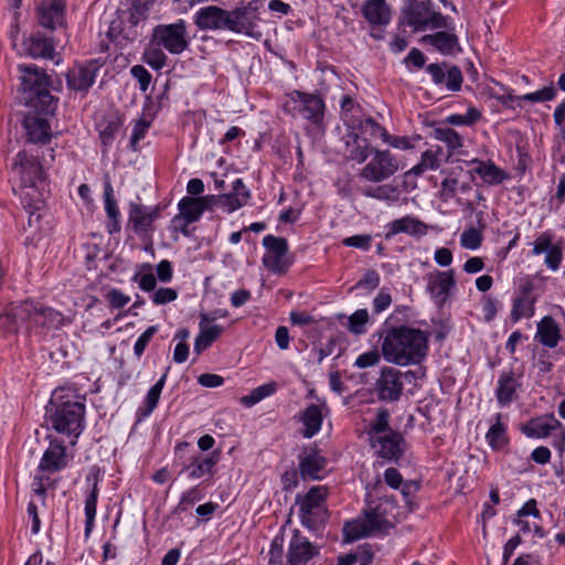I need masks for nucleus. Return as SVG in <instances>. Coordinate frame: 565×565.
<instances>
[{"mask_svg":"<svg viewBox=\"0 0 565 565\" xmlns=\"http://www.w3.org/2000/svg\"><path fill=\"white\" fill-rule=\"evenodd\" d=\"M11 181L12 191L19 196L23 209L33 215L44 201L42 164L25 150L19 151L12 163Z\"/></svg>","mask_w":565,"mask_h":565,"instance_id":"obj_1","label":"nucleus"},{"mask_svg":"<svg viewBox=\"0 0 565 565\" xmlns=\"http://www.w3.org/2000/svg\"><path fill=\"white\" fill-rule=\"evenodd\" d=\"M381 350L388 363L401 366L417 364L427 355L428 338L419 329L404 326L391 328L383 338Z\"/></svg>","mask_w":565,"mask_h":565,"instance_id":"obj_2","label":"nucleus"},{"mask_svg":"<svg viewBox=\"0 0 565 565\" xmlns=\"http://www.w3.org/2000/svg\"><path fill=\"white\" fill-rule=\"evenodd\" d=\"M21 73V100L39 113L49 114L55 108V99L50 93V78L35 65H19Z\"/></svg>","mask_w":565,"mask_h":565,"instance_id":"obj_3","label":"nucleus"},{"mask_svg":"<svg viewBox=\"0 0 565 565\" xmlns=\"http://www.w3.org/2000/svg\"><path fill=\"white\" fill-rule=\"evenodd\" d=\"M51 423L53 428L64 435L76 439L84 428V403L75 399V396L66 397L55 391L50 401Z\"/></svg>","mask_w":565,"mask_h":565,"instance_id":"obj_4","label":"nucleus"},{"mask_svg":"<svg viewBox=\"0 0 565 565\" xmlns=\"http://www.w3.org/2000/svg\"><path fill=\"white\" fill-rule=\"evenodd\" d=\"M391 527V522L381 512L380 507L369 508L361 515L348 521L343 526L345 542H354L360 539L376 535Z\"/></svg>","mask_w":565,"mask_h":565,"instance_id":"obj_5","label":"nucleus"},{"mask_svg":"<svg viewBox=\"0 0 565 565\" xmlns=\"http://www.w3.org/2000/svg\"><path fill=\"white\" fill-rule=\"evenodd\" d=\"M326 487H312L305 495H297L301 523L308 529H317L327 519Z\"/></svg>","mask_w":565,"mask_h":565,"instance_id":"obj_6","label":"nucleus"},{"mask_svg":"<svg viewBox=\"0 0 565 565\" xmlns=\"http://www.w3.org/2000/svg\"><path fill=\"white\" fill-rule=\"evenodd\" d=\"M285 110L292 116L300 115L316 126H320L324 116V102L316 94L292 90L288 95Z\"/></svg>","mask_w":565,"mask_h":565,"instance_id":"obj_7","label":"nucleus"},{"mask_svg":"<svg viewBox=\"0 0 565 565\" xmlns=\"http://www.w3.org/2000/svg\"><path fill=\"white\" fill-rule=\"evenodd\" d=\"M371 152L372 159L360 170V179L381 183L399 170L397 159L388 150L371 149Z\"/></svg>","mask_w":565,"mask_h":565,"instance_id":"obj_8","label":"nucleus"},{"mask_svg":"<svg viewBox=\"0 0 565 565\" xmlns=\"http://www.w3.org/2000/svg\"><path fill=\"white\" fill-rule=\"evenodd\" d=\"M152 42L169 53L179 55L189 46L185 22L179 20L172 24H160L153 29Z\"/></svg>","mask_w":565,"mask_h":565,"instance_id":"obj_9","label":"nucleus"},{"mask_svg":"<svg viewBox=\"0 0 565 565\" xmlns=\"http://www.w3.org/2000/svg\"><path fill=\"white\" fill-rule=\"evenodd\" d=\"M414 377L412 371L402 372L392 366H384L380 377L375 382V391L379 399L384 402H397L404 390V381Z\"/></svg>","mask_w":565,"mask_h":565,"instance_id":"obj_10","label":"nucleus"},{"mask_svg":"<svg viewBox=\"0 0 565 565\" xmlns=\"http://www.w3.org/2000/svg\"><path fill=\"white\" fill-rule=\"evenodd\" d=\"M263 245L267 249L263 257L264 266L273 273H285L289 266L285 258L288 252L287 241L282 237L266 235L263 238Z\"/></svg>","mask_w":565,"mask_h":565,"instance_id":"obj_11","label":"nucleus"},{"mask_svg":"<svg viewBox=\"0 0 565 565\" xmlns=\"http://www.w3.org/2000/svg\"><path fill=\"white\" fill-rule=\"evenodd\" d=\"M257 10L258 2L253 0L246 6L228 12L227 30L253 35L258 20Z\"/></svg>","mask_w":565,"mask_h":565,"instance_id":"obj_12","label":"nucleus"},{"mask_svg":"<svg viewBox=\"0 0 565 565\" xmlns=\"http://www.w3.org/2000/svg\"><path fill=\"white\" fill-rule=\"evenodd\" d=\"M532 254L539 256L545 254L544 264L553 271L558 270L563 260V246L553 242V235L544 232L541 233L532 243Z\"/></svg>","mask_w":565,"mask_h":565,"instance_id":"obj_13","label":"nucleus"},{"mask_svg":"<svg viewBox=\"0 0 565 565\" xmlns=\"http://www.w3.org/2000/svg\"><path fill=\"white\" fill-rule=\"evenodd\" d=\"M23 311L26 313L30 328L51 330L60 328L63 322V316L52 308L26 303Z\"/></svg>","mask_w":565,"mask_h":565,"instance_id":"obj_14","label":"nucleus"},{"mask_svg":"<svg viewBox=\"0 0 565 565\" xmlns=\"http://www.w3.org/2000/svg\"><path fill=\"white\" fill-rule=\"evenodd\" d=\"M559 430L561 441L558 449L562 451L565 446V431L559 420L554 415L537 417L531 419L527 424L522 427V433L531 438H545L553 430Z\"/></svg>","mask_w":565,"mask_h":565,"instance_id":"obj_15","label":"nucleus"},{"mask_svg":"<svg viewBox=\"0 0 565 565\" xmlns=\"http://www.w3.org/2000/svg\"><path fill=\"white\" fill-rule=\"evenodd\" d=\"M452 270L437 271L427 276V291L438 306H443L455 287Z\"/></svg>","mask_w":565,"mask_h":565,"instance_id":"obj_16","label":"nucleus"},{"mask_svg":"<svg viewBox=\"0 0 565 565\" xmlns=\"http://www.w3.org/2000/svg\"><path fill=\"white\" fill-rule=\"evenodd\" d=\"M13 46L20 55H28L33 58H53L54 56L52 41L40 34L31 35L21 43H14Z\"/></svg>","mask_w":565,"mask_h":565,"instance_id":"obj_17","label":"nucleus"},{"mask_svg":"<svg viewBox=\"0 0 565 565\" xmlns=\"http://www.w3.org/2000/svg\"><path fill=\"white\" fill-rule=\"evenodd\" d=\"M370 443L375 454L381 458L387 460H397L403 454V437L397 431L372 437Z\"/></svg>","mask_w":565,"mask_h":565,"instance_id":"obj_18","label":"nucleus"},{"mask_svg":"<svg viewBox=\"0 0 565 565\" xmlns=\"http://www.w3.org/2000/svg\"><path fill=\"white\" fill-rule=\"evenodd\" d=\"M436 85L445 84L450 92H458L462 84V74L457 66L433 63L426 67Z\"/></svg>","mask_w":565,"mask_h":565,"instance_id":"obj_19","label":"nucleus"},{"mask_svg":"<svg viewBox=\"0 0 565 565\" xmlns=\"http://www.w3.org/2000/svg\"><path fill=\"white\" fill-rule=\"evenodd\" d=\"M99 68L100 64L97 61L74 67L67 73V86L74 90H87L95 83Z\"/></svg>","mask_w":565,"mask_h":565,"instance_id":"obj_20","label":"nucleus"},{"mask_svg":"<svg viewBox=\"0 0 565 565\" xmlns=\"http://www.w3.org/2000/svg\"><path fill=\"white\" fill-rule=\"evenodd\" d=\"M159 206H145L131 203L129 210V222L137 234H146L152 230V223L159 217Z\"/></svg>","mask_w":565,"mask_h":565,"instance_id":"obj_21","label":"nucleus"},{"mask_svg":"<svg viewBox=\"0 0 565 565\" xmlns=\"http://www.w3.org/2000/svg\"><path fill=\"white\" fill-rule=\"evenodd\" d=\"M228 20V11L215 6L200 9L194 18L195 24L201 30H227Z\"/></svg>","mask_w":565,"mask_h":565,"instance_id":"obj_22","label":"nucleus"},{"mask_svg":"<svg viewBox=\"0 0 565 565\" xmlns=\"http://www.w3.org/2000/svg\"><path fill=\"white\" fill-rule=\"evenodd\" d=\"M521 375L510 370L504 371L498 379L495 396L501 406L511 404L518 397V390L521 387Z\"/></svg>","mask_w":565,"mask_h":565,"instance_id":"obj_23","label":"nucleus"},{"mask_svg":"<svg viewBox=\"0 0 565 565\" xmlns=\"http://www.w3.org/2000/svg\"><path fill=\"white\" fill-rule=\"evenodd\" d=\"M65 0H42L38 12L39 23L50 30L61 25L64 20Z\"/></svg>","mask_w":565,"mask_h":565,"instance_id":"obj_24","label":"nucleus"},{"mask_svg":"<svg viewBox=\"0 0 565 565\" xmlns=\"http://www.w3.org/2000/svg\"><path fill=\"white\" fill-rule=\"evenodd\" d=\"M215 317L211 315L201 313L199 329L200 332L195 338L194 351L200 354L206 350L223 332L220 324H213Z\"/></svg>","mask_w":565,"mask_h":565,"instance_id":"obj_25","label":"nucleus"},{"mask_svg":"<svg viewBox=\"0 0 565 565\" xmlns=\"http://www.w3.org/2000/svg\"><path fill=\"white\" fill-rule=\"evenodd\" d=\"M326 463V459L316 448H305L299 455V469L303 478L320 479Z\"/></svg>","mask_w":565,"mask_h":565,"instance_id":"obj_26","label":"nucleus"},{"mask_svg":"<svg viewBox=\"0 0 565 565\" xmlns=\"http://www.w3.org/2000/svg\"><path fill=\"white\" fill-rule=\"evenodd\" d=\"M317 554L318 548L307 537L296 534L289 543L287 562L289 565H306Z\"/></svg>","mask_w":565,"mask_h":565,"instance_id":"obj_27","label":"nucleus"},{"mask_svg":"<svg viewBox=\"0 0 565 565\" xmlns=\"http://www.w3.org/2000/svg\"><path fill=\"white\" fill-rule=\"evenodd\" d=\"M362 194L366 198L381 201L387 205L397 203L402 195V189L396 182L376 183L362 189Z\"/></svg>","mask_w":565,"mask_h":565,"instance_id":"obj_28","label":"nucleus"},{"mask_svg":"<svg viewBox=\"0 0 565 565\" xmlns=\"http://www.w3.org/2000/svg\"><path fill=\"white\" fill-rule=\"evenodd\" d=\"M179 214L174 216L173 222L178 223L183 221L184 225L182 232L186 233V226L191 223L199 221L201 215L204 213V207L200 196H184L178 203Z\"/></svg>","mask_w":565,"mask_h":565,"instance_id":"obj_29","label":"nucleus"},{"mask_svg":"<svg viewBox=\"0 0 565 565\" xmlns=\"http://www.w3.org/2000/svg\"><path fill=\"white\" fill-rule=\"evenodd\" d=\"M469 163L473 166V169L470 172L478 174L488 185H498L508 179L505 171L497 167L490 160L483 161L473 159Z\"/></svg>","mask_w":565,"mask_h":565,"instance_id":"obj_30","label":"nucleus"},{"mask_svg":"<svg viewBox=\"0 0 565 565\" xmlns=\"http://www.w3.org/2000/svg\"><path fill=\"white\" fill-rule=\"evenodd\" d=\"M362 14L373 25H385L391 20V10L385 0H366L362 6Z\"/></svg>","mask_w":565,"mask_h":565,"instance_id":"obj_31","label":"nucleus"},{"mask_svg":"<svg viewBox=\"0 0 565 565\" xmlns=\"http://www.w3.org/2000/svg\"><path fill=\"white\" fill-rule=\"evenodd\" d=\"M408 3L407 23L415 30H425L431 11L430 0H413Z\"/></svg>","mask_w":565,"mask_h":565,"instance_id":"obj_32","label":"nucleus"},{"mask_svg":"<svg viewBox=\"0 0 565 565\" xmlns=\"http://www.w3.org/2000/svg\"><path fill=\"white\" fill-rule=\"evenodd\" d=\"M66 466L65 447L61 443L51 441L45 450L39 468L44 471L55 472Z\"/></svg>","mask_w":565,"mask_h":565,"instance_id":"obj_33","label":"nucleus"},{"mask_svg":"<svg viewBox=\"0 0 565 565\" xmlns=\"http://www.w3.org/2000/svg\"><path fill=\"white\" fill-rule=\"evenodd\" d=\"M220 459V452L213 451L206 457H195L190 465H186L182 471H186L189 478L199 479L205 475L213 473V467Z\"/></svg>","mask_w":565,"mask_h":565,"instance_id":"obj_34","label":"nucleus"},{"mask_svg":"<svg viewBox=\"0 0 565 565\" xmlns=\"http://www.w3.org/2000/svg\"><path fill=\"white\" fill-rule=\"evenodd\" d=\"M535 338L547 348H555L559 341L561 333L557 322L550 316L544 317L537 323Z\"/></svg>","mask_w":565,"mask_h":565,"instance_id":"obj_35","label":"nucleus"},{"mask_svg":"<svg viewBox=\"0 0 565 565\" xmlns=\"http://www.w3.org/2000/svg\"><path fill=\"white\" fill-rule=\"evenodd\" d=\"M427 225L409 215H406L402 218L394 220L390 224V234H398V233H406L412 236H424L427 234Z\"/></svg>","mask_w":565,"mask_h":565,"instance_id":"obj_36","label":"nucleus"},{"mask_svg":"<svg viewBox=\"0 0 565 565\" xmlns=\"http://www.w3.org/2000/svg\"><path fill=\"white\" fill-rule=\"evenodd\" d=\"M322 411L319 405L311 404L300 414V422L303 424L302 436L305 438L313 437L321 428Z\"/></svg>","mask_w":565,"mask_h":565,"instance_id":"obj_37","label":"nucleus"},{"mask_svg":"<svg viewBox=\"0 0 565 565\" xmlns=\"http://www.w3.org/2000/svg\"><path fill=\"white\" fill-rule=\"evenodd\" d=\"M29 140L33 143L46 142L51 138V126L45 118L29 117L24 120Z\"/></svg>","mask_w":565,"mask_h":565,"instance_id":"obj_38","label":"nucleus"},{"mask_svg":"<svg viewBox=\"0 0 565 565\" xmlns=\"http://www.w3.org/2000/svg\"><path fill=\"white\" fill-rule=\"evenodd\" d=\"M471 190V185L467 181H461L460 178L451 172L448 174L440 184L439 198L443 201H448L456 196L457 192L466 193Z\"/></svg>","mask_w":565,"mask_h":565,"instance_id":"obj_39","label":"nucleus"},{"mask_svg":"<svg viewBox=\"0 0 565 565\" xmlns=\"http://www.w3.org/2000/svg\"><path fill=\"white\" fill-rule=\"evenodd\" d=\"M86 480L88 482L92 481V490L86 497L85 500V515H86V523H85V534L86 536L89 535V533L93 530L95 515H96V504H97V497H98V487H97V478L87 476Z\"/></svg>","mask_w":565,"mask_h":565,"instance_id":"obj_40","label":"nucleus"},{"mask_svg":"<svg viewBox=\"0 0 565 565\" xmlns=\"http://www.w3.org/2000/svg\"><path fill=\"white\" fill-rule=\"evenodd\" d=\"M441 147L437 146L436 149H428L422 153L420 162L414 166L408 173L419 175L426 170H436L440 167L439 156Z\"/></svg>","mask_w":565,"mask_h":565,"instance_id":"obj_41","label":"nucleus"},{"mask_svg":"<svg viewBox=\"0 0 565 565\" xmlns=\"http://www.w3.org/2000/svg\"><path fill=\"white\" fill-rule=\"evenodd\" d=\"M423 40L445 54L451 53L458 44L456 35L443 31L425 35Z\"/></svg>","mask_w":565,"mask_h":565,"instance_id":"obj_42","label":"nucleus"},{"mask_svg":"<svg viewBox=\"0 0 565 565\" xmlns=\"http://www.w3.org/2000/svg\"><path fill=\"white\" fill-rule=\"evenodd\" d=\"M249 198V191L222 194L220 209L225 213H232L244 206L248 202Z\"/></svg>","mask_w":565,"mask_h":565,"instance_id":"obj_43","label":"nucleus"},{"mask_svg":"<svg viewBox=\"0 0 565 565\" xmlns=\"http://www.w3.org/2000/svg\"><path fill=\"white\" fill-rule=\"evenodd\" d=\"M434 138L447 145L450 151L463 146L462 137L452 128L437 127L433 131Z\"/></svg>","mask_w":565,"mask_h":565,"instance_id":"obj_44","label":"nucleus"},{"mask_svg":"<svg viewBox=\"0 0 565 565\" xmlns=\"http://www.w3.org/2000/svg\"><path fill=\"white\" fill-rule=\"evenodd\" d=\"M535 299L525 296L519 297L513 302L511 318L514 322L522 318H531L534 315Z\"/></svg>","mask_w":565,"mask_h":565,"instance_id":"obj_45","label":"nucleus"},{"mask_svg":"<svg viewBox=\"0 0 565 565\" xmlns=\"http://www.w3.org/2000/svg\"><path fill=\"white\" fill-rule=\"evenodd\" d=\"M395 433L390 427V413L386 409H380L372 422L369 430V438Z\"/></svg>","mask_w":565,"mask_h":565,"instance_id":"obj_46","label":"nucleus"},{"mask_svg":"<svg viewBox=\"0 0 565 565\" xmlns=\"http://www.w3.org/2000/svg\"><path fill=\"white\" fill-rule=\"evenodd\" d=\"M276 392L275 383H267L254 388L248 395L241 398V403L247 407H250L262 399L273 395Z\"/></svg>","mask_w":565,"mask_h":565,"instance_id":"obj_47","label":"nucleus"},{"mask_svg":"<svg viewBox=\"0 0 565 565\" xmlns=\"http://www.w3.org/2000/svg\"><path fill=\"white\" fill-rule=\"evenodd\" d=\"M166 380L167 373H164L158 380V382L148 391V394L145 398V411L142 412L143 416L150 415L157 407Z\"/></svg>","mask_w":565,"mask_h":565,"instance_id":"obj_48","label":"nucleus"},{"mask_svg":"<svg viewBox=\"0 0 565 565\" xmlns=\"http://www.w3.org/2000/svg\"><path fill=\"white\" fill-rule=\"evenodd\" d=\"M369 322V312L366 309H359L353 312L348 320V330L360 335L366 332V324Z\"/></svg>","mask_w":565,"mask_h":565,"instance_id":"obj_49","label":"nucleus"},{"mask_svg":"<svg viewBox=\"0 0 565 565\" xmlns=\"http://www.w3.org/2000/svg\"><path fill=\"white\" fill-rule=\"evenodd\" d=\"M142 60L154 70H161L167 64V55L162 51L161 46L147 49L143 53Z\"/></svg>","mask_w":565,"mask_h":565,"instance_id":"obj_50","label":"nucleus"},{"mask_svg":"<svg viewBox=\"0 0 565 565\" xmlns=\"http://www.w3.org/2000/svg\"><path fill=\"white\" fill-rule=\"evenodd\" d=\"M487 439L493 448H500L507 444L505 426L500 422V415H498L497 423L489 429Z\"/></svg>","mask_w":565,"mask_h":565,"instance_id":"obj_51","label":"nucleus"},{"mask_svg":"<svg viewBox=\"0 0 565 565\" xmlns=\"http://www.w3.org/2000/svg\"><path fill=\"white\" fill-rule=\"evenodd\" d=\"M371 149L373 148L370 146V142L363 139L362 143H356L350 149L348 158L351 161L363 163L372 154Z\"/></svg>","mask_w":565,"mask_h":565,"instance_id":"obj_52","label":"nucleus"},{"mask_svg":"<svg viewBox=\"0 0 565 565\" xmlns=\"http://www.w3.org/2000/svg\"><path fill=\"white\" fill-rule=\"evenodd\" d=\"M481 241V233L476 228H469L460 236L461 246L468 249H477L480 246Z\"/></svg>","mask_w":565,"mask_h":565,"instance_id":"obj_53","label":"nucleus"},{"mask_svg":"<svg viewBox=\"0 0 565 565\" xmlns=\"http://www.w3.org/2000/svg\"><path fill=\"white\" fill-rule=\"evenodd\" d=\"M269 563L271 565H282L284 563V540L276 536L270 544Z\"/></svg>","mask_w":565,"mask_h":565,"instance_id":"obj_54","label":"nucleus"},{"mask_svg":"<svg viewBox=\"0 0 565 565\" xmlns=\"http://www.w3.org/2000/svg\"><path fill=\"white\" fill-rule=\"evenodd\" d=\"M380 353L376 350H371L359 355L354 362V366L358 369L375 366L380 363Z\"/></svg>","mask_w":565,"mask_h":565,"instance_id":"obj_55","label":"nucleus"},{"mask_svg":"<svg viewBox=\"0 0 565 565\" xmlns=\"http://www.w3.org/2000/svg\"><path fill=\"white\" fill-rule=\"evenodd\" d=\"M555 97V89L550 87H544L537 92L529 93L522 96L523 100L531 102V103H540V102H547L552 100Z\"/></svg>","mask_w":565,"mask_h":565,"instance_id":"obj_56","label":"nucleus"},{"mask_svg":"<svg viewBox=\"0 0 565 565\" xmlns=\"http://www.w3.org/2000/svg\"><path fill=\"white\" fill-rule=\"evenodd\" d=\"M157 331L158 327L151 326L138 338L134 347L135 354L138 358L142 355L146 347L148 345V343L150 342V340L152 339Z\"/></svg>","mask_w":565,"mask_h":565,"instance_id":"obj_57","label":"nucleus"},{"mask_svg":"<svg viewBox=\"0 0 565 565\" xmlns=\"http://www.w3.org/2000/svg\"><path fill=\"white\" fill-rule=\"evenodd\" d=\"M130 73L138 81L140 90L146 92L151 82V74L142 65L132 66Z\"/></svg>","mask_w":565,"mask_h":565,"instance_id":"obj_58","label":"nucleus"},{"mask_svg":"<svg viewBox=\"0 0 565 565\" xmlns=\"http://www.w3.org/2000/svg\"><path fill=\"white\" fill-rule=\"evenodd\" d=\"M177 297L178 292L174 289L166 287L154 291L151 299L156 305H164L175 300Z\"/></svg>","mask_w":565,"mask_h":565,"instance_id":"obj_59","label":"nucleus"},{"mask_svg":"<svg viewBox=\"0 0 565 565\" xmlns=\"http://www.w3.org/2000/svg\"><path fill=\"white\" fill-rule=\"evenodd\" d=\"M149 127H150V121H148V120H146L143 118H141V119L136 121L134 130H132L131 139H130V143H131V147L134 149H136V145L141 139L145 138L146 132H147Z\"/></svg>","mask_w":565,"mask_h":565,"instance_id":"obj_60","label":"nucleus"},{"mask_svg":"<svg viewBox=\"0 0 565 565\" xmlns=\"http://www.w3.org/2000/svg\"><path fill=\"white\" fill-rule=\"evenodd\" d=\"M106 299L109 302L110 307L115 309H119L125 307L129 301V296L122 294L118 289H111L107 292Z\"/></svg>","mask_w":565,"mask_h":565,"instance_id":"obj_61","label":"nucleus"},{"mask_svg":"<svg viewBox=\"0 0 565 565\" xmlns=\"http://www.w3.org/2000/svg\"><path fill=\"white\" fill-rule=\"evenodd\" d=\"M119 121H109L107 125L100 130V139L103 145L108 146L113 142L116 134L120 130Z\"/></svg>","mask_w":565,"mask_h":565,"instance_id":"obj_62","label":"nucleus"},{"mask_svg":"<svg viewBox=\"0 0 565 565\" xmlns=\"http://www.w3.org/2000/svg\"><path fill=\"white\" fill-rule=\"evenodd\" d=\"M371 235H353L343 239V244L345 246L356 247L364 250H367L371 246Z\"/></svg>","mask_w":565,"mask_h":565,"instance_id":"obj_63","label":"nucleus"},{"mask_svg":"<svg viewBox=\"0 0 565 565\" xmlns=\"http://www.w3.org/2000/svg\"><path fill=\"white\" fill-rule=\"evenodd\" d=\"M392 302V297L388 291L381 289L373 300V310L380 313L387 309Z\"/></svg>","mask_w":565,"mask_h":565,"instance_id":"obj_64","label":"nucleus"}]
</instances>
